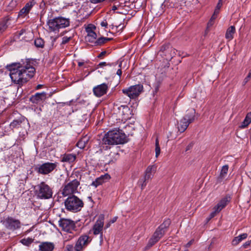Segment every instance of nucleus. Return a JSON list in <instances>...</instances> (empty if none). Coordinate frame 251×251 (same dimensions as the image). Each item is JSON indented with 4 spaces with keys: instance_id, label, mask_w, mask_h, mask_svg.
Returning a JSON list of instances; mask_svg holds the SVG:
<instances>
[{
    "instance_id": "13",
    "label": "nucleus",
    "mask_w": 251,
    "mask_h": 251,
    "mask_svg": "<svg viewBox=\"0 0 251 251\" xmlns=\"http://www.w3.org/2000/svg\"><path fill=\"white\" fill-rule=\"evenodd\" d=\"M59 226L62 229L69 233L75 230V225L74 221L67 219H60L58 221Z\"/></svg>"
},
{
    "instance_id": "20",
    "label": "nucleus",
    "mask_w": 251,
    "mask_h": 251,
    "mask_svg": "<svg viewBox=\"0 0 251 251\" xmlns=\"http://www.w3.org/2000/svg\"><path fill=\"white\" fill-rule=\"evenodd\" d=\"M26 123V121L24 118H20L14 120L10 124V128L13 129L14 128H18L22 126V125Z\"/></svg>"
},
{
    "instance_id": "4",
    "label": "nucleus",
    "mask_w": 251,
    "mask_h": 251,
    "mask_svg": "<svg viewBox=\"0 0 251 251\" xmlns=\"http://www.w3.org/2000/svg\"><path fill=\"white\" fill-rule=\"evenodd\" d=\"M196 111L194 108L187 110L184 116L177 123V128L180 132H184L189 125L195 120Z\"/></svg>"
},
{
    "instance_id": "61",
    "label": "nucleus",
    "mask_w": 251,
    "mask_h": 251,
    "mask_svg": "<svg viewBox=\"0 0 251 251\" xmlns=\"http://www.w3.org/2000/svg\"><path fill=\"white\" fill-rule=\"evenodd\" d=\"M42 87V85H41V84H39L36 87V89H40L41 88V87Z\"/></svg>"
},
{
    "instance_id": "14",
    "label": "nucleus",
    "mask_w": 251,
    "mask_h": 251,
    "mask_svg": "<svg viewBox=\"0 0 251 251\" xmlns=\"http://www.w3.org/2000/svg\"><path fill=\"white\" fill-rule=\"evenodd\" d=\"M155 167L153 166H149L147 167L145 171V174L143 178L139 180V183L141 185V189H144L147 185V182L153 176L152 171H154L153 169Z\"/></svg>"
},
{
    "instance_id": "44",
    "label": "nucleus",
    "mask_w": 251,
    "mask_h": 251,
    "mask_svg": "<svg viewBox=\"0 0 251 251\" xmlns=\"http://www.w3.org/2000/svg\"><path fill=\"white\" fill-rule=\"evenodd\" d=\"M213 210H214V211L212 212H211L209 215V218L208 219V220L213 218V217H214L217 213L220 212H217L216 211V209L215 207H214Z\"/></svg>"
},
{
    "instance_id": "39",
    "label": "nucleus",
    "mask_w": 251,
    "mask_h": 251,
    "mask_svg": "<svg viewBox=\"0 0 251 251\" xmlns=\"http://www.w3.org/2000/svg\"><path fill=\"white\" fill-rule=\"evenodd\" d=\"M158 241H156L155 239H154L152 237H151L149 240L146 247V249L148 250L150 248H151L152 246H153L156 243H157Z\"/></svg>"
},
{
    "instance_id": "60",
    "label": "nucleus",
    "mask_w": 251,
    "mask_h": 251,
    "mask_svg": "<svg viewBox=\"0 0 251 251\" xmlns=\"http://www.w3.org/2000/svg\"><path fill=\"white\" fill-rule=\"evenodd\" d=\"M84 62H78V65L79 67H81L84 65Z\"/></svg>"
},
{
    "instance_id": "7",
    "label": "nucleus",
    "mask_w": 251,
    "mask_h": 251,
    "mask_svg": "<svg viewBox=\"0 0 251 251\" xmlns=\"http://www.w3.org/2000/svg\"><path fill=\"white\" fill-rule=\"evenodd\" d=\"M69 182L66 184L62 190V194L64 196L73 194L77 191L78 186L80 184L79 181L74 178L71 175L68 179Z\"/></svg>"
},
{
    "instance_id": "38",
    "label": "nucleus",
    "mask_w": 251,
    "mask_h": 251,
    "mask_svg": "<svg viewBox=\"0 0 251 251\" xmlns=\"http://www.w3.org/2000/svg\"><path fill=\"white\" fill-rule=\"evenodd\" d=\"M7 20H6L0 23V34H1L7 28Z\"/></svg>"
},
{
    "instance_id": "10",
    "label": "nucleus",
    "mask_w": 251,
    "mask_h": 251,
    "mask_svg": "<svg viewBox=\"0 0 251 251\" xmlns=\"http://www.w3.org/2000/svg\"><path fill=\"white\" fill-rule=\"evenodd\" d=\"M92 239L86 234L81 235L75 243L74 250L81 251L85 249L91 242Z\"/></svg>"
},
{
    "instance_id": "41",
    "label": "nucleus",
    "mask_w": 251,
    "mask_h": 251,
    "mask_svg": "<svg viewBox=\"0 0 251 251\" xmlns=\"http://www.w3.org/2000/svg\"><path fill=\"white\" fill-rule=\"evenodd\" d=\"M117 217H113L109 222L106 224L104 228L106 229L109 227L112 224L114 223L117 221Z\"/></svg>"
},
{
    "instance_id": "12",
    "label": "nucleus",
    "mask_w": 251,
    "mask_h": 251,
    "mask_svg": "<svg viewBox=\"0 0 251 251\" xmlns=\"http://www.w3.org/2000/svg\"><path fill=\"white\" fill-rule=\"evenodd\" d=\"M4 226L9 230H15L21 227V224L19 220L12 217H8L3 221Z\"/></svg>"
},
{
    "instance_id": "62",
    "label": "nucleus",
    "mask_w": 251,
    "mask_h": 251,
    "mask_svg": "<svg viewBox=\"0 0 251 251\" xmlns=\"http://www.w3.org/2000/svg\"><path fill=\"white\" fill-rule=\"evenodd\" d=\"M55 40H56V39L55 38H53L52 39V43H54L55 41Z\"/></svg>"
},
{
    "instance_id": "19",
    "label": "nucleus",
    "mask_w": 251,
    "mask_h": 251,
    "mask_svg": "<svg viewBox=\"0 0 251 251\" xmlns=\"http://www.w3.org/2000/svg\"><path fill=\"white\" fill-rule=\"evenodd\" d=\"M76 159V155L74 153H65L61 156V161L62 162H67L68 163H73L75 162Z\"/></svg>"
},
{
    "instance_id": "56",
    "label": "nucleus",
    "mask_w": 251,
    "mask_h": 251,
    "mask_svg": "<svg viewBox=\"0 0 251 251\" xmlns=\"http://www.w3.org/2000/svg\"><path fill=\"white\" fill-rule=\"evenodd\" d=\"M117 75H118L120 77L121 76L122 74V71L121 69H119L117 71Z\"/></svg>"
},
{
    "instance_id": "37",
    "label": "nucleus",
    "mask_w": 251,
    "mask_h": 251,
    "mask_svg": "<svg viewBox=\"0 0 251 251\" xmlns=\"http://www.w3.org/2000/svg\"><path fill=\"white\" fill-rule=\"evenodd\" d=\"M35 46L38 48H43L45 45V42L41 38H37L34 40Z\"/></svg>"
},
{
    "instance_id": "15",
    "label": "nucleus",
    "mask_w": 251,
    "mask_h": 251,
    "mask_svg": "<svg viewBox=\"0 0 251 251\" xmlns=\"http://www.w3.org/2000/svg\"><path fill=\"white\" fill-rule=\"evenodd\" d=\"M108 88V85L103 83L94 87L93 91L97 97L100 98L107 93Z\"/></svg>"
},
{
    "instance_id": "40",
    "label": "nucleus",
    "mask_w": 251,
    "mask_h": 251,
    "mask_svg": "<svg viewBox=\"0 0 251 251\" xmlns=\"http://www.w3.org/2000/svg\"><path fill=\"white\" fill-rule=\"evenodd\" d=\"M155 156L157 157L160 153V148L159 144V141L158 139L155 140Z\"/></svg>"
},
{
    "instance_id": "24",
    "label": "nucleus",
    "mask_w": 251,
    "mask_h": 251,
    "mask_svg": "<svg viewBox=\"0 0 251 251\" xmlns=\"http://www.w3.org/2000/svg\"><path fill=\"white\" fill-rule=\"evenodd\" d=\"M235 31L236 29L234 26L231 25L229 27L226 31L225 34L226 38L228 41H230L233 39Z\"/></svg>"
},
{
    "instance_id": "59",
    "label": "nucleus",
    "mask_w": 251,
    "mask_h": 251,
    "mask_svg": "<svg viewBox=\"0 0 251 251\" xmlns=\"http://www.w3.org/2000/svg\"><path fill=\"white\" fill-rule=\"evenodd\" d=\"M251 78V77H249V75H248L245 79V82H248Z\"/></svg>"
},
{
    "instance_id": "47",
    "label": "nucleus",
    "mask_w": 251,
    "mask_h": 251,
    "mask_svg": "<svg viewBox=\"0 0 251 251\" xmlns=\"http://www.w3.org/2000/svg\"><path fill=\"white\" fill-rule=\"evenodd\" d=\"M244 249H247L249 247H251V240L246 242L242 246Z\"/></svg>"
},
{
    "instance_id": "36",
    "label": "nucleus",
    "mask_w": 251,
    "mask_h": 251,
    "mask_svg": "<svg viewBox=\"0 0 251 251\" xmlns=\"http://www.w3.org/2000/svg\"><path fill=\"white\" fill-rule=\"evenodd\" d=\"M88 142V139L85 137L80 139L76 144L77 147L81 149H84Z\"/></svg>"
},
{
    "instance_id": "48",
    "label": "nucleus",
    "mask_w": 251,
    "mask_h": 251,
    "mask_svg": "<svg viewBox=\"0 0 251 251\" xmlns=\"http://www.w3.org/2000/svg\"><path fill=\"white\" fill-rule=\"evenodd\" d=\"M112 29H113L114 27H115L116 30L122 29L124 28V27L123 25H122V24H120L118 25H115V26L112 25Z\"/></svg>"
},
{
    "instance_id": "55",
    "label": "nucleus",
    "mask_w": 251,
    "mask_h": 251,
    "mask_svg": "<svg viewBox=\"0 0 251 251\" xmlns=\"http://www.w3.org/2000/svg\"><path fill=\"white\" fill-rule=\"evenodd\" d=\"M100 25L103 26V27H106L107 25V23L106 22V21H103L102 22H101L100 23Z\"/></svg>"
},
{
    "instance_id": "23",
    "label": "nucleus",
    "mask_w": 251,
    "mask_h": 251,
    "mask_svg": "<svg viewBox=\"0 0 251 251\" xmlns=\"http://www.w3.org/2000/svg\"><path fill=\"white\" fill-rule=\"evenodd\" d=\"M54 248V244L50 242H42L39 246L40 251H52Z\"/></svg>"
},
{
    "instance_id": "63",
    "label": "nucleus",
    "mask_w": 251,
    "mask_h": 251,
    "mask_svg": "<svg viewBox=\"0 0 251 251\" xmlns=\"http://www.w3.org/2000/svg\"><path fill=\"white\" fill-rule=\"evenodd\" d=\"M121 66H122V62H120V64H119V67L120 68H121Z\"/></svg>"
},
{
    "instance_id": "35",
    "label": "nucleus",
    "mask_w": 251,
    "mask_h": 251,
    "mask_svg": "<svg viewBox=\"0 0 251 251\" xmlns=\"http://www.w3.org/2000/svg\"><path fill=\"white\" fill-rule=\"evenodd\" d=\"M34 239L30 237L27 238H23L20 241V243L22 244L23 245L29 247L33 242Z\"/></svg>"
},
{
    "instance_id": "6",
    "label": "nucleus",
    "mask_w": 251,
    "mask_h": 251,
    "mask_svg": "<svg viewBox=\"0 0 251 251\" xmlns=\"http://www.w3.org/2000/svg\"><path fill=\"white\" fill-rule=\"evenodd\" d=\"M47 24L51 31H58L60 28H65L70 25V19L62 17H58L49 20Z\"/></svg>"
},
{
    "instance_id": "17",
    "label": "nucleus",
    "mask_w": 251,
    "mask_h": 251,
    "mask_svg": "<svg viewBox=\"0 0 251 251\" xmlns=\"http://www.w3.org/2000/svg\"><path fill=\"white\" fill-rule=\"evenodd\" d=\"M230 197L226 196L222 198L220 201L214 207L216 209L217 212H220L223 208H224L230 201Z\"/></svg>"
},
{
    "instance_id": "11",
    "label": "nucleus",
    "mask_w": 251,
    "mask_h": 251,
    "mask_svg": "<svg viewBox=\"0 0 251 251\" xmlns=\"http://www.w3.org/2000/svg\"><path fill=\"white\" fill-rule=\"evenodd\" d=\"M104 226L103 216L99 217L93 226V232L94 235L100 234V244L103 243L102 229Z\"/></svg>"
},
{
    "instance_id": "34",
    "label": "nucleus",
    "mask_w": 251,
    "mask_h": 251,
    "mask_svg": "<svg viewBox=\"0 0 251 251\" xmlns=\"http://www.w3.org/2000/svg\"><path fill=\"white\" fill-rule=\"evenodd\" d=\"M220 12V10L215 9L214 13L211 17L209 21L207 24L208 26H212L213 24V21L215 20L218 17V15Z\"/></svg>"
},
{
    "instance_id": "18",
    "label": "nucleus",
    "mask_w": 251,
    "mask_h": 251,
    "mask_svg": "<svg viewBox=\"0 0 251 251\" xmlns=\"http://www.w3.org/2000/svg\"><path fill=\"white\" fill-rule=\"evenodd\" d=\"M46 98V93L45 92L37 93L30 97V100L33 103L37 104L45 100Z\"/></svg>"
},
{
    "instance_id": "31",
    "label": "nucleus",
    "mask_w": 251,
    "mask_h": 251,
    "mask_svg": "<svg viewBox=\"0 0 251 251\" xmlns=\"http://www.w3.org/2000/svg\"><path fill=\"white\" fill-rule=\"evenodd\" d=\"M164 233H165L163 231L161 230V229L158 227L151 237H152L154 239H155L156 241H158L164 235Z\"/></svg>"
},
{
    "instance_id": "33",
    "label": "nucleus",
    "mask_w": 251,
    "mask_h": 251,
    "mask_svg": "<svg viewBox=\"0 0 251 251\" xmlns=\"http://www.w3.org/2000/svg\"><path fill=\"white\" fill-rule=\"evenodd\" d=\"M171 224V220L169 219H166L164 222L158 227L161 230L163 231L165 233L167 228Z\"/></svg>"
},
{
    "instance_id": "3",
    "label": "nucleus",
    "mask_w": 251,
    "mask_h": 251,
    "mask_svg": "<svg viewBox=\"0 0 251 251\" xmlns=\"http://www.w3.org/2000/svg\"><path fill=\"white\" fill-rule=\"evenodd\" d=\"M66 209L72 212L80 211L84 206L83 201L75 195L69 196L64 201Z\"/></svg>"
},
{
    "instance_id": "22",
    "label": "nucleus",
    "mask_w": 251,
    "mask_h": 251,
    "mask_svg": "<svg viewBox=\"0 0 251 251\" xmlns=\"http://www.w3.org/2000/svg\"><path fill=\"white\" fill-rule=\"evenodd\" d=\"M110 178V176L107 174L102 175L100 177L96 178L95 181H93L91 185L97 187L98 186L102 184L106 180H108Z\"/></svg>"
},
{
    "instance_id": "25",
    "label": "nucleus",
    "mask_w": 251,
    "mask_h": 251,
    "mask_svg": "<svg viewBox=\"0 0 251 251\" xmlns=\"http://www.w3.org/2000/svg\"><path fill=\"white\" fill-rule=\"evenodd\" d=\"M119 110H122V114L124 116L123 118L127 119L130 117L131 111L128 106L121 105Z\"/></svg>"
},
{
    "instance_id": "50",
    "label": "nucleus",
    "mask_w": 251,
    "mask_h": 251,
    "mask_svg": "<svg viewBox=\"0 0 251 251\" xmlns=\"http://www.w3.org/2000/svg\"><path fill=\"white\" fill-rule=\"evenodd\" d=\"M166 5H167V3H166L165 2H164V3H163L161 4V8H162V9H161V11L160 13L159 14V15H161L162 13H163L164 12V8L166 6Z\"/></svg>"
},
{
    "instance_id": "16",
    "label": "nucleus",
    "mask_w": 251,
    "mask_h": 251,
    "mask_svg": "<svg viewBox=\"0 0 251 251\" xmlns=\"http://www.w3.org/2000/svg\"><path fill=\"white\" fill-rule=\"evenodd\" d=\"M159 51L163 53L164 55L172 57L176 54V51L177 50L173 49L170 44H167L162 46Z\"/></svg>"
},
{
    "instance_id": "46",
    "label": "nucleus",
    "mask_w": 251,
    "mask_h": 251,
    "mask_svg": "<svg viewBox=\"0 0 251 251\" xmlns=\"http://www.w3.org/2000/svg\"><path fill=\"white\" fill-rule=\"evenodd\" d=\"M64 251H74L73 245H67Z\"/></svg>"
},
{
    "instance_id": "54",
    "label": "nucleus",
    "mask_w": 251,
    "mask_h": 251,
    "mask_svg": "<svg viewBox=\"0 0 251 251\" xmlns=\"http://www.w3.org/2000/svg\"><path fill=\"white\" fill-rule=\"evenodd\" d=\"M193 146V144L192 143H190L186 148L185 151H187L188 150H190Z\"/></svg>"
},
{
    "instance_id": "28",
    "label": "nucleus",
    "mask_w": 251,
    "mask_h": 251,
    "mask_svg": "<svg viewBox=\"0 0 251 251\" xmlns=\"http://www.w3.org/2000/svg\"><path fill=\"white\" fill-rule=\"evenodd\" d=\"M228 170V166L225 165L222 167L220 175L218 177V180L221 182L226 177Z\"/></svg>"
},
{
    "instance_id": "49",
    "label": "nucleus",
    "mask_w": 251,
    "mask_h": 251,
    "mask_svg": "<svg viewBox=\"0 0 251 251\" xmlns=\"http://www.w3.org/2000/svg\"><path fill=\"white\" fill-rule=\"evenodd\" d=\"M17 5V1L16 0H11V2L9 3V5L11 6L12 7H14Z\"/></svg>"
},
{
    "instance_id": "21",
    "label": "nucleus",
    "mask_w": 251,
    "mask_h": 251,
    "mask_svg": "<svg viewBox=\"0 0 251 251\" xmlns=\"http://www.w3.org/2000/svg\"><path fill=\"white\" fill-rule=\"evenodd\" d=\"M35 4V2L30 1L26 3L25 6L19 11V16H21L24 14H27Z\"/></svg>"
},
{
    "instance_id": "42",
    "label": "nucleus",
    "mask_w": 251,
    "mask_h": 251,
    "mask_svg": "<svg viewBox=\"0 0 251 251\" xmlns=\"http://www.w3.org/2000/svg\"><path fill=\"white\" fill-rule=\"evenodd\" d=\"M96 29L95 26L90 25L86 28V31L87 32V34H88L90 33V32H94V29Z\"/></svg>"
},
{
    "instance_id": "53",
    "label": "nucleus",
    "mask_w": 251,
    "mask_h": 251,
    "mask_svg": "<svg viewBox=\"0 0 251 251\" xmlns=\"http://www.w3.org/2000/svg\"><path fill=\"white\" fill-rule=\"evenodd\" d=\"M194 240H191L189 242H188L185 246L186 249L189 248L191 245L193 244Z\"/></svg>"
},
{
    "instance_id": "57",
    "label": "nucleus",
    "mask_w": 251,
    "mask_h": 251,
    "mask_svg": "<svg viewBox=\"0 0 251 251\" xmlns=\"http://www.w3.org/2000/svg\"><path fill=\"white\" fill-rule=\"evenodd\" d=\"M125 2V1H124V2H120L119 1H116L114 3H116V6L119 7V6H120L121 5V4H124V3Z\"/></svg>"
},
{
    "instance_id": "30",
    "label": "nucleus",
    "mask_w": 251,
    "mask_h": 251,
    "mask_svg": "<svg viewBox=\"0 0 251 251\" xmlns=\"http://www.w3.org/2000/svg\"><path fill=\"white\" fill-rule=\"evenodd\" d=\"M97 35L95 32H90V33L87 34V35L85 37V40L86 41L91 43H94V45H95V42L97 40Z\"/></svg>"
},
{
    "instance_id": "9",
    "label": "nucleus",
    "mask_w": 251,
    "mask_h": 251,
    "mask_svg": "<svg viewBox=\"0 0 251 251\" xmlns=\"http://www.w3.org/2000/svg\"><path fill=\"white\" fill-rule=\"evenodd\" d=\"M57 162H46L41 165H38L35 168V170L42 175H48L52 172L57 166Z\"/></svg>"
},
{
    "instance_id": "52",
    "label": "nucleus",
    "mask_w": 251,
    "mask_h": 251,
    "mask_svg": "<svg viewBox=\"0 0 251 251\" xmlns=\"http://www.w3.org/2000/svg\"><path fill=\"white\" fill-rule=\"evenodd\" d=\"M106 51H101L100 54L98 56V58H102L106 54Z\"/></svg>"
},
{
    "instance_id": "51",
    "label": "nucleus",
    "mask_w": 251,
    "mask_h": 251,
    "mask_svg": "<svg viewBox=\"0 0 251 251\" xmlns=\"http://www.w3.org/2000/svg\"><path fill=\"white\" fill-rule=\"evenodd\" d=\"M223 5V2H219L218 1L216 7H215V9H218V10H220L221 8L222 7Z\"/></svg>"
},
{
    "instance_id": "58",
    "label": "nucleus",
    "mask_w": 251,
    "mask_h": 251,
    "mask_svg": "<svg viewBox=\"0 0 251 251\" xmlns=\"http://www.w3.org/2000/svg\"><path fill=\"white\" fill-rule=\"evenodd\" d=\"M117 9L118 7L116 6V3H114V4L113 5L112 7V10L115 11Z\"/></svg>"
},
{
    "instance_id": "2",
    "label": "nucleus",
    "mask_w": 251,
    "mask_h": 251,
    "mask_svg": "<svg viewBox=\"0 0 251 251\" xmlns=\"http://www.w3.org/2000/svg\"><path fill=\"white\" fill-rule=\"evenodd\" d=\"M126 141V134L117 129L109 131L105 134L102 140V144L108 145L123 144Z\"/></svg>"
},
{
    "instance_id": "8",
    "label": "nucleus",
    "mask_w": 251,
    "mask_h": 251,
    "mask_svg": "<svg viewBox=\"0 0 251 251\" xmlns=\"http://www.w3.org/2000/svg\"><path fill=\"white\" fill-rule=\"evenodd\" d=\"M143 90V86L141 84L131 86L128 88L123 89L122 92L127 96L130 99H135L138 97Z\"/></svg>"
},
{
    "instance_id": "1",
    "label": "nucleus",
    "mask_w": 251,
    "mask_h": 251,
    "mask_svg": "<svg viewBox=\"0 0 251 251\" xmlns=\"http://www.w3.org/2000/svg\"><path fill=\"white\" fill-rule=\"evenodd\" d=\"M6 69L10 71L12 81L22 86L32 77L35 73V69L29 62L25 64L19 63H12L6 66Z\"/></svg>"
},
{
    "instance_id": "5",
    "label": "nucleus",
    "mask_w": 251,
    "mask_h": 251,
    "mask_svg": "<svg viewBox=\"0 0 251 251\" xmlns=\"http://www.w3.org/2000/svg\"><path fill=\"white\" fill-rule=\"evenodd\" d=\"M35 193L37 198L41 200L49 199L53 194L51 187L44 181L36 186Z\"/></svg>"
},
{
    "instance_id": "43",
    "label": "nucleus",
    "mask_w": 251,
    "mask_h": 251,
    "mask_svg": "<svg viewBox=\"0 0 251 251\" xmlns=\"http://www.w3.org/2000/svg\"><path fill=\"white\" fill-rule=\"evenodd\" d=\"M72 37L64 36L62 39L61 45H65L67 44L72 39Z\"/></svg>"
},
{
    "instance_id": "32",
    "label": "nucleus",
    "mask_w": 251,
    "mask_h": 251,
    "mask_svg": "<svg viewBox=\"0 0 251 251\" xmlns=\"http://www.w3.org/2000/svg\"><path fill=\"white\" fill-rule=\"evenodd\" d=\"M111 40H112V38H111L100 37L96 41L95 46H101Z\"/></svg>"
},
{
    "instance_id": "27",
    "label": "nucleus",
    "mask_w": 251,
    "mask_h": 251,
    "mask_svg": "<svg viewBox=\"0 0 251 251\" xmlns=\"http://www.w3.org/2000/svg\"><path fill=\"white\" fill-rule=\"evenodd\" d=\"M247 236L248 234L247 233H243L239 235L233 239L232 241V244L234 246H236L243 240L247 238Z\"/></svg>"
},
{
    "instance_id": "29",
    "label": "nucleus",
    "mask_w": 251,
    "mask_h": 251,
    "mask_svg": "<svg viewBox=\"0 0 251 251\" xmlns=\"http://www.w3.org/2000/svg\"><path fill=\"white\" fill-rule=\"evenodd\" d=\"M251 123V112H249L246 115V116L242 123L240 127L244 128L248 126Z\"/></svg>"
},
{
    "instance_id": "45",
    "label": "nucleus",
    "mask_w": 251,
    "mask_h": 251,
    "mask_svg": "<svg viewBox=\"0 0 251 251\" xmlns=\"http://www.w3.org/2000/svg\"><path fill=\"white\" fill-rule=\"evenodd\" d=\"M113 65L112 63H107L105 62H101L98 65V67H103L106 66H111Z\"/></svg>"
},
{
    "instance_id": "64",
    "label": "nucleus",
    "mask_w": 251,
    "mask_h": 251,
    "mask_svg": "<svg viewBox=\"0 0 251 251\" xmlns=\"http://www.w3.org/2000/svg\"><path fill=\"white\" fill-rule=\"evenodd\" d=\"M218 1L221 2H223V0H219Z\"/></svg>"
},
{
    "instance_id": "26",
    "label": "nucleus",
    "mask_w": 251,
    "mask_h": 251,
    "mask_svg": "<svg viewBox=\"0 0 251 251\" xmlns=\"http://www.w3.org/2000/svg\"><path fill=\"white\" fill-rule=\"evenodd\" d=\"M100 162L101 164H109L112 162H113L111 154H109L108 155H105V156H101L100 160Z\"/></svg>"
}]
</instances>
